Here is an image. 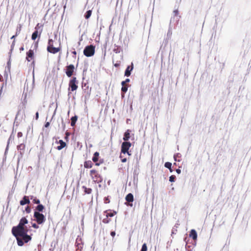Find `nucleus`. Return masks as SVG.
<instances>
[{
    "label": "nucleus",
    "instance_id": "obj_1",
    "mask_svg": "<svg viewBox=\"0 0 251 251\" xmlns=\"http://www.w3.org/2000/svg\"><path fill=\"white\" fill-rule=\"evenodd\" d=\"M28 223L25 217H23L17 226L12 227L11 232L16 238L19 246H23L24 243H27L31 240V236L28 235V229L25 226Z\"/></svg>",
    "mask_w": 251,
    "mask_h": 251
},
{
    "label": "nucleus",
    "instance_id": "obj_2",
    "mask_svg": "<svg viewBox=\"0 0 251 251\" xmlns=\"http://www.w3.org/2000/svg\"><path fill=\"white\" fill-rule=\"evenodd\" d=\"M28 223L25 217H23L17 226L12 227L11 232L16 238L19 246H23L24 243H27L31 240V236L28 235V229L25 226Z\"/></svg>",
    "mask_w": 251,
    "mask_h": 251
},
{
    "label": "nucleus",
    "instance_id": "obj_3",
    "mask_svg": "<svg viewBox=\"0 0 251 251\" xmlns=\"http://www.w3.org/2000/svg\"><path fill=\"white\" fill-rule=\"evenodd\" d=\"M89 176L93 181L99 183L102 181L103 178L99 171L95 169H92L89 171Z\"/></svg>",
    "mask_w": 251,
    "mask_h": 251
},
{
    "label": "nucleus",
    "instance_id": "obj_4",
    "mask_svg": "<svg viewBox=\"0 0 251 251\" xmlns=\"http://www.w3.org/2000/svg\"><path fill=\"white\" fill-rule=\"evenodd\" d=\"M47 50L49 52L52 54H55L61 50V44H60L58 47H54L53 40L52 39H49L48 42Z\"/></svg>",
    "mask_w": 251,
    "mask_h": 251
},
{
    "label": "nucleus",
    "instance_id": "obj_5",
    "mask_svg": "<svg viewBox=\"0 0 251 251\" xmlns=\"http://www.w3.org/2000/svg\"><path fill=\"white\" fill-rule=\"evenodd\" d=\"M95 51V47L93 45H89L86 46L84 50L83 53L87 57H90L93 56Z\"/></svg>",
    "mask_w": 251,
    "mask_h": 251
},
{
    "label": "nucleus",
    "instance_id": "obj_6",
    "mask_svg": "<svg viewBox=\"0 0 251 251\" xmlns=\"http://www.w3.org/2000/svg\"><path fill=\"white\" fill-rule=\"evenodd\" d=\"M33 216L35 218V220L39 225L43 224L46 221V218L45 216L39 212L35 211Z\"/></svg>",
    "mask_w": 251,
    "mask_h": 251
},
{
    "label": "nucleus",
    "instance_id": "obj_7",
    "mask_svg": "<svg viewBox=\"0 0 251 251\" xmlns=\"http://www.w3.org/2000/svg\"><path fill=\"white\" fill-rule=\"evenodd\" d=\"M78 81L76 79V77H73L69 81V90H71V91H74L77 90L78 88Z\"/></svg>",
    "mask_w": 251,
    "mask_h": 251
},
{
    "label": "nucleus",
    "instance_id": "obj_8",
    "mask_svg": "<svg viewBox=\"0 0 251 251\" xmlns=\"http://www.w3.org/2000/svg\"><path fill=\"white\" fill-rule=\"evenodd\" d=\"M75 66L73 64H70L66 67V74L68 77H71L73 75L75 71Z\"/></svg>",
    "mask_w": 251,
    "mask_h": 251
},
{
    "label": "nucleus",
    "instance_id": "obj_9",
    "mask_svg": "<svg viewBox=\"0 0 251 251\" xmlns=\"http://www.w3.org/2000/svg\"><path fill=\"white\" fill-rule=\"evenodd\" d=\"M131 146V144L130 142H124L121 146V152L124 154L126 153V152H128V151Z\"/></svg>",
    "mask_w": 251,
    "mask_h": 251
},
{
    "label": "nucleus",
    "instance_id": "obj_10",
    "mask_svg": "<svg viewBox=\"0 0 251 251\" xmlns=\"http://www.w3.org/2000/svg\"><path fill=\"white\" fill-rule=\"evenodd\" d=\"M99 153L98 152H95L92 157V161L95 163V165L96 166H100L103 163L102 160H100L99 162Z\"/></svg>",
    "mask_w": 251,
    "mask_h": 251
},
{
    "label": "nucleus",
    "instance_id": "obj_11",
    "mask_svg": "<svg viewBox=\"0 0 251 251\" xmlns=\"http://www.w3.org/2000/svg\"><path fill=\"white\" fill-rule=\"evenodd\" d=\"M26 59L28 62L31 61L34 59V51L32 50H29L26 52Z\"/></svg>",
    "mask_w": 251,
    "mask_h": 251
},
{
    "label": "nucleus",
    "instance_id": "obj_12",
    "mask_svg": "<svg viewBox=\"0 0 251 251\" xmlns=\"http://www.w3.org/2000/svg\"><path fill=\"white\" fill-rule=\"evenodd\" d=\"M17 148L20 154L22 156L25 152V145L22 143L17 146Z\"/></svg>",
    "mask_w": 251,
    "mask_h": 251
},
{
    "label": "nucleus",
    "instance_id": "obj_13",
    "mask_svg": "<svg viewBox=\"0 0 251 251\" xmlns=\"http://www.w3.org/2000/svg\"><path fill=\"white\" fill-rule=\"evenodd\" d=\"M133 69V64L132 63L131 66H128L126 70L125 73V75L126 76H129L131 75V72Z\"/></svg>",
    "mask_w": 251,
    "mask_h": 251
},
{
    "label": "nucleus",
    "instance_id": "obj_14",
    "mask_svg": "<svg viewBox=\"0 0 251 251\" xmlns=\"http://www.w3.org/2000/svg\"><path fill=\"white\" fill-rule=\"evenodd\" d=\"M106 217H112L117 214V212L115 211L111 210H107L104 212Z\"/></svg>",
    "mask_w": 251,
    "mask_h": 251
},
{
    "label": "nucleus",
    "instance_id": "obj_15",
    "mask_svg": "<svg viewBox=\"0 0 251 251\" xmlns=\"http://www.w3.org/2000/svg\"><path fill=\"white\" fill-rule=\"evenodd\" d=\"M93 166V163L91 160L85 161L84 162V167L86 169L92 168Z\"/></svg>",
    "mask_w": 251,
    "mask_h": 251
},
{
    "label": "nucleus",
    "instance_id": "obj_16",
    "mask_svg": "<svg viewBox=\"0 0 251 251\" xmlns=\"http://www.w3.org/2000/svg\"><path fill=\"white\" fill-rule=\"evenodd\" d=\"M30 203V201L29 200L28 197L27 196H24L23 200L20 201V204L21 205H24L26 204H29Z\"/></svg>",
    "mask_w": 251,
    "mask_h": 251
},
{
    "label": "nucleus",
    "instance_id": "obj_17",
    "mask_svg": "<svg viewBox=\"0 0 251 251\" xmlns=\"http://www.w3.org/2000/svg\"><path fill=\"white\" fill-rule=\"evenodd\" d=\"M189 236L190 237H192L193 240H196L197 239V232L195 229H191L190 234Z\"/></svg>",
    "mask_w": 251,
    "mask_h": 251
},
{
    "label": "nucleus",
    "instance_id": "obj_18",
    "mask_svg": "<svg viewBox=\"0 0 251 251\" xmlns=\"http://www.w3.org/2000/svg\"><path fill=\"white\" fill-rule=\"evenodd\" d=\"M126 200L128 202H132L134 201L133 195L131 193L128 194L126 197Z\"/></svg>",
    "mask_w": 251,
    "mask_h": 251
},
{
    "label": "nucleus",
    "instance_id": "obj_19",
    "mask_svg": "<svg viewBox=\"0 0 251 251\" xmlns=\"http://www.w3.org/2000/svg\"><path fill=\"white\" fill-rule=\"evenodd\" d=\"M130 131L129 129H128L125 133L123 140L125 142H127V141H128L129 140V139L130 138Z\"/></svg>",
    "mask_w": 251,
    "mask_h": 251
},
{
    "label": "nucleus",
    "instance_id": "obj_20",
    "mask_svg": "<svg viewBox=\"0 0 251 251\" xmlns=\"http://www.w3.org/2000/svg\"><path fill=\"white\" fill-rule=\"evenodd\" d=\"M58 143L60 144V146L57 147V149L58 150H61L66 146V143L62 140H60L58 141Z\"/></svg>",
    "mask_w": 251,
    "mask_h": 251
},
{
    "label": "nucleus",
    "instance_id": "obj_21",
    "mask_svg": "<svg viewBox=\"0 0 251 251\" xmlns=\"http://www.w3.org/2000/svg\"><path fill=\"white\" fill-rule=\"evenodd\" d=\"M82 188L84 190L85 194H90L92 192V189L91 188H87L85 186H83Z\"/></svg>",
    "mask_w": 251,
    "mask_h": 251
},
{
    "label": "nucleus",
    "instance_id": "obj_22",
    "mask_svg": "<svg viewBox=\"0 0 251 251\" xmlns=\"http://www.w3.org/2000/svg\"><path fill=\"white\" fill-rule=\"evenodd\" d=\"M41 32L39 33V34L38 35V32L37 30H35L32 34V36H31V39L32 40H35L37 38V37L39 36V37L40 36V35H41Z\"/></svg>",
    "mask_w": 251,
    "mask_h": 251
},
{
    "label": "nucleus",
    "instance_id": "obj_23",
    "mask_svg": "<svg viewBox=\"0 0 251 251\" xmlns=\"http://www.w3.org/2000/svg\"><path fill=\"white\" fill-rule=\"evenodd\" d=\"M181 155L179 153H176L174 156L175 160L178 162L181 161Z\"/></svg>",
    "mask_w": 251,
    "mask_h": 251
},
{
    "label": "nucleus",
    "instance_id": "obj_24",
    "mask_svg": "<svg viewBox=\"0 0 251 251\" xmlns=\"http://www.w3.org/2000/svg\"><path fill=\"white\" fill-rule=\"evenodd\" d=\"M77 120V116H75L74 117H72L71 118V126H73L75 125L76 122Z\"/></svg>",
    "mask_w": 251,
    "mask_h": 251
},
{
    "label": "nucleus",
    "instance_id": "obj_25",
    "mask_svg": "<svg viewBox=\"0 0 251 251\" xmlns=\"http://www.w3.org/2000/svg\"><path fill=\"white\" fill-rule=\"evenodd\" d=\"M36 211L37 212H42L44 209V206L42 204H39L36 207Z\"/></svg>",
    "mask_w": 251,
    "mask_h": 251
},
{
    "label": "nucleus",
    "instance_id": "obj_26",
    "mask_svg": "<svg viewBox=\"0 0 251 251\" xmlns=\"http://www.w3.org/2000/svg\"><path fill=\"white\" fill-rule=\"evenodd\" d=\"M30 199L32 200L33 203L36 204H40V201L39 199H37L36 197H34L31 196Z\"/></svg>",
    "mask_w": 251,
    "mask_h": 251
},
{
    "label": "nucleus",
    "instance_id": "obj_27",
    "mask_svg": "<svg viewBox=\"0 0 251 251\" xmlns=\"http://www.w3.org/2000/svg\"><path fill=\"white\" fill-rule=\"evenodd\" d=\"M128 89L127 85H122V87L121 88V91L124 93H125L127 92Z\"/></svg>",
    "mask_w": 251,
    "mask_h": 251
},
{
    "label": "nucleus",
    "instance_id": "obj_28",
    "mask_svg": "<svg viewBox=\"0 0 251 251\" xmlns=\"http://www.w3.org/2000/svg\"><path fill=\"white\" fill-rule=\"evenodd\" d=\"M92 14V11L91 10H88L86 12V13H85V18L86 19H89L91 15Z\"/></svg>",
    "mask_w": 251,
    "mask_h": 251
},
{
    "label": "nucleus",
    "instance_id": "obj_29",
    "mask_svg": "<svg viewBox=\"0 0 251 251\" xmlns=\"http://www.w3.org/2000/svg\"><path fill=\"white\" fill-rule=\"evenodd\" d=\"M111 220L109 218V217H106L105 218H103L102 220V222L104 224H108L110 222Z\"/></svg>",
    "mask_w": 251,
    "mask_h": 251
},
{
    "label": "nucleus",
    "instance_id": "obj_30",
    "mask_svg": "<svg viewBox=\"0 0 251 251\" xmlns=\"http://www.w3.org/2000/svg\"><path fill=\"white\" fill-rule=\"evenodd\" d=\"M165 167L168 169H171L172 167V163L169 162H167L165 163Z\"/></svg>",
    "mask_w": 251,
    "mask_h": 251
},
{
    "label": "nucleus",
    "instance_id": "obj_31",
    "mask_svg": "<svg viewBox=\"0 0 251 251\" xmlns=\"http://www.w3.org/2000/svg\"><path fill=\"white\" fill-rule=\"evenodd\" d=\"M147 251V245L146 243H144L143 245H142V249H141V251Z\"/></svg>",
    "mask_w": 251,
    "mask_h": 251
},
{
    "label": "nucleus",
    "instance_id": "obj_32",
    "mask_svg": "<svg viewBox=\"0 0 251 251\" xmlns=\"http://www.w3.org/2000/svg\"><path fill=\"white\" fill-rule=\"evenodd\" d=\"M130 81L129 78H126L125 81H123L121 83L122 85H127L126 83Z\"/></svg>",
    "mask_w": 251,
    "mask_h": 251
},
{
    "label": "nucleus",
    "instance_id": "obj_33",
    "mask_svg": "<svg viewBox=\"0 0 251 251\" xmlns=\"http://www.w3.org/2000/svg\"><path fill=\"white\" fill-rule=\"evenodd\" d=\"M176 179V176H174V175H172L170 177H169V181H171V182H174L175 181V180Z\"/></svg>",
    "mask_w": 251,
    "mask_h": 251
},
{
    "label": "nucleus",
    "instance_id": "obj_34",
    "mask_svg": "<svg viewBox=\"0 0 251 251\" xmlns=\"http://www.w3.org/2000/svg\"><path fill=\"white\" fill-rule=\"evenodd\" d=\"M27 213H29L31 212V208L29 206H27L25 209Z\"/></svg>",
    "mask_w": 251,
    "mask_h": 251
},
{
    "label": "nucleus",
    "instance_id": "obj_35",
    "mask_svg": "<svg viewBox=\"0 0 251 251\" xmlns=\"http://www.w3.org/2000/svg\"><path fill=\"white\" fill-rule=\"evenodd\" d=\"M15 45V40H14L12 43V45L11 46V51H12L14 49Z\"/></svg>",
    "mask_w": 251,
    "mask_h": 251
},
{
    "label": "nucleus",
    "instance_id": "obj_36",
    "mask_svg": "<svg viewBox=\"0 0 251 251\" xmlns=\"http://www.w3.org/2000/svg\"><path fill=\"white\" fill-rule=\"evenodd\" d=\"M110 202V200L108 199V197H105L104 198V203H108Z\"/></svg>",
    "mask_w": 251,
    "mask_h": 251
},
{
    "label": "nucleus",
    "instance_id": "obj_37",
    "mask_svg": "<svg viewBox=\"0 0 251 251\" xmlns=\"http://www.w3.org/2000/svg\"><path fill=\"white\" fill-rule=\"evenodd\" d=\"M120 157L121 158V161L123 162V163H125L126 162V158H122V155H121Z\"/></svg>",
    "mask_w": 251,
    "mask_h": 251
},
{
    "label": "nucleus",
    "instance_id": "obj_38",
    "mask_svg": "<svg viewBox=\"0 0 251 251\" xmlns=\"http://www.w3.org/2000/svg\"><path fill=\"white\" fill-rule=\"evenodd\" d=\"M32 226L33 228H36V229L39 228V226L37 224H36L35 223L33 224L32 225Z\"/></svg>",
    "mask_w": 251,
    "mask_h": 251
},
{
    "label": "nucleus",
    "instance_id": "obj_39",
    "mask_svg": "<svg viewBox=\"0 0 251 251\" xmlns=\"http://www.w3.org/2000/svg\"><path fill=\"white\" fill-rule=\"evenodd\" d=\"M23 136V133L22 132H18L17 133V137L18 138H20V137H22Z\"/></svg>",
    "mask_w": 251,
    "mask_h": 251
},
{
    "label": "nucleus",
    "instance_id": "obj_40",
    "mask_svg": "<svg viewBox=\"0 0 251 251\" xmlns=\"http://www.w3.org/2000/svg\"><path fill=\"white\" fill-rule=\"evenodd\" d=\"M117 47V48H116V49H114L113 50V51H114V52H115V53H119V52H120V50H119L118 48L117 47Z\"/></svg>",
    "mask_w": 251,
    "mask_h": 251
},
{
    "label": "nucleus",
    "instance_id": "obj_41",
    "mask_svg": "<svg viewBox=\"0 0 251 251\" xmlns=\"http://www.w3.org/2000/svg\"><path fill=\"white\" fill-rule=\"evenodd\" d=\"M39 118V113L37 112L35 114V120H38Z\"/></svg>",
    "mask_w": 251,
    "mask_h": 251
},
{
    "label": "nucleus",
    "instance_id": "obj_42",
    "mask_svg": "<svg viewBox=\"0 0 251 251\" xmlns=\"http://www.w3.org/2000/svg\"><path fill=\"white\" fill-rule=\"evenodd\" d=\"M116 233L115 231H111L110 232V235L114 237L115 236Z\"/></svg>",
    "mask_w": 251,
    "mask_h": 251
},
{
    "label": "nucleus",
    "instance_id": "obj_43",
    "mask_svg": "<svg viewBox=\"0 0 251 251\" xmlns=\"http://www.w3.org/2000/svg\"><path fill=\"white\" fill-rule=\"evenodd\" d=\"M50 124L49 122H46L45 125V126L46 127H48L50 126Z\"/></svg>",
    "mask_w": 251,
    "mask_h": 251
},
{
    "label": "nucleus",
    "instance_id": "obj_44",
    "mask_svg": "<svg viewBox=\"0 0 251 251\" xmlns=\"http://www.w3.org/2000/svg\"><path fill=\"white\" fill-rule=\"evenodd\" d=\"M17 35H18V33L17 32L15 35H13L11 37V39H15V37L17 36Z\"/></svg>",
    "mask_w": 251,
    "mask_h": 251
},
{
    "label": "nucleus",
    "instance_id": "obj_45",
    "mask_svg": "<svg viewBox=\"0 0 251 251\" xmlns=\"http://www.w3.org/2000/svg\"><path fill=\"white\" fill-rule=\"evenodd\" d=\"M38 28H39V24H38L36 26H35V29L36 30H37V29H38Z\"/></svg>",
    "mask_w": 251,
    "mask_h": 251
},
{
    "label": "nucleus",
    "instance_id": "obj_46",
    "mask_svg": "<svg viewBox=\"0 0 251 251\" xmlns=\"http://www.w3.org/2000/svg\"><path fill=\"white\" fill-rule=\"evenodd\" d=\"M176 172L177 174H180L181 173V170L179 169L176 170Z\"/></svg>",
    "mask_w": 251,
    "mask_h": 251
},
{
    "label": "nucleus",
    "instance_id": "obj_47",
    "mask_svg": "<svg viewBox=\"0 0 251 251\" xmlns=\"http://www.w3.org/2000/svg\"><path fill=\"white\" fill-rule=\"evenodd\" d=\"M3 77L0 74V82L2 81Z\"/></svg>",
    "mask_w": 251,
    "mask_h": 251
},
{
    "label": "nucleus",
    "instance_id": "obj_48",
    "mask_svg": "<svg viewBox=\"0 0 251 251\" xmlns=\"http://www.w3.org/2000/svg\"><path fill=\"white\" fill-rule=\"evenodd\" d=\"M119 64H118V63H116L114 64V66L116 67H118L119 66Z\"/></svg>",
    "mask_w": 251,
    "mask_h": 251
},
{
    "label": "nucleus",
    "instance_id": "obj_49",
    "mask_svg": "<svg viewBox=\"0 0 251 251\" xmlns=\"http://www.w3.org/2000/svg\"><path fill=\"white\" fill-rule=\"evenodd\" d=\"M24 50V47H21V48H20V50L21 51H23V50Z\"/></svg>",
    "mask_w": 251,
    "mask_h": 251
},
{
    "label": "nucleus",
    "instance_id": "obj_50",
    "mask_svg": "<svg viewBox=\"0 0 251 251\" xmlns=\"http://www.w3.org/2000/svg\"><path fill=\"white\" fill-rule=\"evenodd\" d=\"M72 53L75 55L76 54V52L75 51H73L72 52Z\"/></svg>",
    "mask_w": 251,
    "mask_h": 251
},
{
    "label": "nucleus",
    "instance_id": "obj_51",
    "mask_svg": "<svg viewBox=\"0 0 251 251\" xmlns=\"http://www.w3.org/2000/svg\"><path fill=\"white\" fill-rule=\"evenodd\" d=\"M66 138H67V136L69 135V133H68V132H66Z\"/></svg>",
    "mask_w": 251,
    "mask_h": 251
},
{
    "label": "nucleus",
    "instance_id": "obj_52",
    "mask_svg": "<svg viewBox=\"0 0 251 251\" xmlns=\"http://www.w3.org/2000/svg\"><path fill=\"white\" fill-rule=\"evenodd\" d=\"M126 153H127L128 155H131V153L130 152H129L128 151V152H126Z\"/></svg>",
    "mask_w": 251,
    "mask_h": 251
},
{
    "label": "nucleus",
    "instance_id": "obj_53",
    "mask_svg": "<svg viewBox=\"0 0 251 251\" xmlns=\"http://www.w3.org/2000/svg\"><path fill=\"white\" fill-rule=\"evenodd\" d=\"M170 170V171L171 172H173V170L172 169V168H171V169H169Z\"/></svg>",
    "mask_w": 251,
    "mask_h": 251
}]
</instances>
